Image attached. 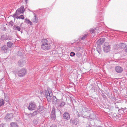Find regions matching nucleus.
Segmentation results:
<instances>
[{"label": "nucleus", "mask_w": 127, "mask_h": 127, "mask_svg": "<svg viewBox=\"0 0 127 127\" xmlns=\"http://www.w3.org/2000/svg\"><path fill=\"white\" fill-rule=\"evenodd\" d=\"M120 48L122 49H123L124 48H125V47H126V45L123 43H121L120 44Z\"/></svg>", "instance_id": "6ab92c4d"}, {"label": "nucleus", "mask_w": 127, "mask_h": 127, "mask_svg": "<svg viewBox=\"0 0 127 127\" xmlns=\"http://www.w3.org/2000/svg\"><path fill=\"white\" fill-rule=\"evenodd\" d=\"M9 24L11 25L12 26L13 25V23L12 21H10L9 22Z\"/></svg>", "instance_id": "4c0bfd02"}, {"label": "nucleus", "mask_w": 127, "mask_h": 127, "mask_svg": "<svg viewBox=\"0 0 127 127\" xmlns=\"http://www.w3.org/2000/svg\"><path fill=\"white\" fill-rule=\"evenodd\" d=\"M90 127V126H89V127Z\"/></svg>", "instance_id": "3c124183"}, {"label": "nucleus", "mask_w": 127, "mask_h": 127, "mask_svg": "<svg viewBox=\"0 0 127 127\" xmlns=\"http://www.w3.org/2000/svg\"><path fill=\"white\" fill-rule=\"evenodd\" d=\"M13 29L14 30L17 31H20L21 30L20 27L15 25L13 26Z\"/></svg>", "instance_id": "4468645a"}, {"label": "nucleus", "mask_w": 127, "mask_h": 127, "mask_svg": "<svg viewBox=\"0 0 127 127\" xmlns=\"http://www.w3.org/2000/svg\"><path fill=\"white\" fill-rule=\"evenodd\" d=\"M13 117V114L12 113L7 114L6 115L5 119L6 120H8Z\"/></svg>", "instance_id": "1a4fd4ad"}, {"label": "nucleus", "mask_w": 127, "mask_h": 127, "mask_svg": "<svg viewBox=\"0 0 127 127\" xmlns=\"http://www.w3.org/2000/svg\"><path fill=\"white\" fill-rule=\"evenodd\" d=\"M126 109V108H125V109Z\"/></svg>", "instance_id": "09e8293b"}, {"label": "nucleus", "mask_w": 127, "mask_h": 127, "mask_svg": "<svg viewBox=\"0 0 127 127\" xmlns=\"http://www.w3.org/2000/svg\"><path fill=\"white\" fill-rule=\"evenodd\" d=\"M77 116L78 117H80V116L79 115V114L78 113V114H77Z\"/></svg>", "instance_id": "37998d69"}, {"label": "nucleus", "mask_w": 127, "mask_h": 127, "mask_svg": "<svg viewBox=\"0 0 127 127\" xmlns=\"http://www.w3.org/2000/svg\"><path fill=\"white\" fill-rule=\"evenodd\" d=\"M96 30V29H91L90 30V32L91 33H94L95 32Z\"/></svg>", "instance_id": "c85d7f7f"}, {"label": "nucleus", "mask_w": 127, "mask_h": 127, "mask_svg": "<svg viewBox=\"0 0 127 127\" xmlns=\"http://www.w3.org/2000/svg\"><path fill=\"white\" fill-rule=\"evenodd\" d=\"M25 1L26 3H27V0H25Z\"/></svg>", "instance_id": "c03bdc74"}, {"label": "nucleus", "mask_w": 127, "mask_h": 127, "mask_svg": "<svg viewBox=\"0 0 127 127\" xmlns=\"http://www.w3.org/2000/svg\"><path fill=\"white\" fill-rule=\"evenodd\" d=\"M63 118L64 119L68 120L70 118L69 114L67 112H65L63 115Z\"/></svg>", "instance_id": "9b49d317"}, {"label": "nucleus", "mask_w": 127, "mask_h": 127, "mask_svg": "<svg viewBox=\"0 0 127 127\" xmlns=\"http://www.w3.org/2000/svg\"><path fill=\"white\" fill-rule=\"evenodd\" d=\"M25 64V60H20L18 63V65L21 67L23 66Z\"/></svg>", "instance_id": "f8f14e48"}, {"label": "nucleus", "mask_w": 127, "mask_h": 127, "mask_svg": "<svg viewBox=\"0 0 127 127\" xmlns=\"http://www.w3.org/2000/svg\"><path fill=\"white\" fill-rule=\"evenodd\" d=\"M32 22L35 23H36L38 22V19L36 17V15H35V14L34 17L32 19Z\"/></svg>", "instance_id": "ddd939ff"}, {"label": "nucleus", "mask_w": 127, "mask_h": 127, "mask_svg": "<svg viewBox=\"0 0 127 127\" xmlns=\"http://www.w3.org/2000/svg\"><path fill=\"white\" fill-rule=\"evenodd\" d=\"M13 38V37L12 36H7L6 40H11Z\"/></svg>", "instance_id": "473e14b6"}, {"label": "nucleus", "mask_w": 127, "mask_h": 127, "mask_svg": "<svg viewBox=\"0 0 127 127\" xmlns=\"http://www.w3.org/2000/svg\"><path fill=\"white\" fill-rule=\"evenodd\" d=\"M51 116L52 120H55L56 119L55 114H51Z\"/></svg>", "instance_id": "bb28decb"}, {"label": "nucleus", "mask_w": 127, "mask_h": 127, "mask_svg": "<svg viewBox=\"0 0 127 127\" xmlns=\"http://www.w3.org/2000/svg\"><path fill=\"white\" fill-rule=\"evenodd\" d=\"M7 47L6 46H4L1 48V51L4 53H6L7 51Z\"/></svg>", "instance_id": "dca6fc26"}, {"label": "nucleus", "mask_w": 127, "mask_h": 127, "mask_svg": "<svg viewBox=\"0 0 127 127\" xmlns=\"http://www.w3.org/2000/svg\"><path fill=\"white\" fill-rule=\"evenodd\" d=\"M57 98L56 96H54L53 97V101L54 102H55L57 101Z\"/></svg>", "instance_id": "f704fd0d"}, {"label": "nucleus", "mask_w": 127, "mask_h": 127, "mask_svg": "<svg viewBox=\"0 0 127 127\" xmlns=\"http://www.w3.org/2000/svg\"><path fill=\"white\" fill-rule=\"evenodd\" d=\"M43 109L42 107L41 106L38 107V109L37 110L39 112H40Z\"/></svg>", "instance_id": "b1692460"}, {"label": "nucleus", "mask_w": 127, "mask_h": 127, "mask_svg": "<svg viewBox=\"0 0 127 127\" xmlns=\"http://www.w3.org/2000/svg\"><path fill=\"white\" fill-rule=\"evenodd\" d=\"M44 93L47 100L48 101L51 102V101L52 96L53 95L51 90L48 88L47 89V90H45Z\"/></svg>", "instance_id": "f257e3e1"}, {"label": "nucleus", "mask_w": 127, "mask_h": 127, "mask_svg": "<svg viewBox=\"0 0 127 127\" xmlns=\"http://www.w3.org/2000/svg\"><path fill=\"white\" fill-rule=\"evenodd\" d=\"M55 114V110L54 108H52L51 114Z\"/></svg>", "instance_id": "2f4dec72"}, {"label": "nucleus", "mask_w": 127, "mask_h": 127, "mask_svg": "<svg viewBox=\"0 0 127 127\" xmlns=\"http://www.w3.org/2000/svg\"><path fill=\"white\" fill-rule=\"evenodd\" d=\"M16 18L17 19H24V17L23 15H21L19 16H17L16 17Z\"/></svg>", "instance_id": "a878e982"}, {"label": "nucleus", "mask_w": 127, "mask_h": 127, "mask_svg": "<svg viewBox=\"0 0 127 127\" xmlns=\"http://www.w3.org/2000/svg\"><path fill=\"white\" fill-rule=\"evenodd\" d=\"M22 25V24H21L20 25V27Z\"/></svg>", "instance_id": "a18cd8bd"}, {"label": "nucleus", "mask_w": 127, "mask_h": 127, "mask_svg": "<svg viewBox=\"0 0 127 127\" xmlns=\"http://www.w3.org/2000/svg\"><path fill=\"white\" fill-rule=\"evenodd\" d=\"M121 109H119L118 111H119L120 110H122L124 111V108H121Z\"/></svg>", "instance_id": "a19ab883"}, {"label": "nucleus", "mask_w": 127, "mask_h": 127, "mask_svg": "<svg viewBox=\"0 0 127 127\" xmlns=\"http://www.w3.org/2000/svg\"><path fill=\"white\" fill-rule=\"evenodd\" d=\"M27 72V71L26 69L22 68L19 71L18 75L19 77H23L26 74Z\"/></svg>", "instance_id": "39448f33"}, {"label": "nucleus", "mask_w": 127, "mask_h": 127, "mask_svg": "<svg viewBox=\"0 0 127 127\" xmlns=\"http://www.w3.org/2000/svg\"><path fill=\"white\" fill-rule=\"evenodd\" d=\"M70 122L75 125H77L78 123V120L77 119H75L74 120L71 119Z\"/></svg>", "instance_id": "2eb2a0df"}, {"label": "nucleus", "mask_w": 127, "mask_h": 127, "mask_svg": "<svg viewBox=\"0 0 127 127\" xmlns=\"http://www.w3.org/2000/svg\"><path fill=\"white\" fill-rule=\"evenodd\" d=\"M6 94H5V93H4V100L5 101L7 102L9 101V99L8 97L6 96Z\"/></svg>", "instance_id": "5701e85b"}, {"label": "nucleus", "mask_w": 127, "mask_h": 127, "mask_svg": "<svg viewBox=\"0 0 127 127\" xmlns=\"http://www.w3.org/2000/svg\"><path fill=\"white\" fill-rule=\"evenodd\" d=\"M13 17H14V15H13Z\"/></svg>", "instance_id": "8fccbe9b"}, {"label": "nucleus", "mask_w": 127, "mask_h": 127, "mask_svg": "<svg viewBox=\"0 0 127 127\" xmlns=\"http://www.w3.org/2000/svg\"><path fill=\"white\" fill-rule=\"evenodd\" d=\"M11 127H18L17 123L12 122L10 123Z\"/></svg>", "instance_id": "f3484780"}, {"label": "nucleus", "mask_w": 127, "mask_h": 127, "mask_svg": "<svg viewBox=\"0 0 127 127\" xmlns=\"http://www.w3.org/2000/svg\"><path fill=\"white\" fill-rule=\"evenodd\" d=\"M115 70L118 73H121L123 71V68L119 66L116 67L115 68Z\"/></svg>", "instance_id": "9d476101"}, {"label": "nucleus", "mask_w": 127, "mask_h": 127, "mask_svg": "<svg viewBox=\"0 0 127 127\" xmlns=\"http://www.w3.org/2000/svg\"><path fill=\"white\" fill-rule=\"evenodd\" d=\"M4 100L2 99H0V107L2 105H4Z\"/></svg>", "instance_id": "4be33fe9"}, {"label": "nucleus", "mask_w": 127, "mask_h": 127, "mask_svg": "<svg viewBox=\"0 0 127 127\" xmlns=\"http://www.w3.org/2000/svg\"><path fill=\"white\" fill-rule=\"evenodd\" d=\"M105 41V38H100L99 39L97 42V44L98 45H100L102 44Z\"/></svg>", "instance_id": "6e6552de"}, {"label": "nucleus", "mask_w": 127, "mask_h": 127, "mask_svg": "<svg viewBox=\"0 0 127 127\" xmlns=\"http://www.w3.org/2000/svg\"><path fill=\"white\" fill-rule=\"evenodd\" d=\"M125 52L127 53V46L125 47L124 50Z\"/></svg>", "instance_id": "58836bf2"}, {"label": "nucleus", "mask_w": 127, "mask_h": 127, "mask_svg": "<svg viewBox=\"0 0 127 127\" xmlns=\"http://www.w3.org/2000/svg\"><path fill=\"white\" fill-rule=\"evenodd\" d=\"M75 55L78 57H80L81 56V54L80 53L77 52L76 53Z\"/></svg>", "instance_id": "7c9ffc66"}, {"label": "nucleus", "mask_w": 127, "mask_h": 127, "mask_svg": "<svg viewBox=\"0 0 127 127\" xmlns=\"http://www.w3.org/2000/svg\"><path fill=\"white\" fill-rule=\"evenodd\" d=\"M7 35H3L1 37V39L2 40H6Z\"/></svg>", "instance_id": "aec40b11"}, {"label": "nucleus", "mask_w": 127, "mask_h": 127, "mask_svg": "<svg viewBox=\"0 0 127 127\" xmlns=\"http://www.w3.org/2000/svg\"><path fill=\"white\" fill-rule=\"evenodd\" d=\"M36 108V106L35 103L33 102H31L29 103V109L30 110H35Z\"/></svg>", "instance_id": "20e7f679"}, {"label": "nucleus", "mask_w": 127, "mask_h": 127, "mask_svg": "<svg viewBox=\"0 0 127 127\" xmlns=\"http://www.w3.org/2000/svg\"><path fill=\"white\" fill-rule=\"evenodd\" d=\"M51 127H52V126H51Z\"/></svg>", "instance_id": "603ef678"}, {"label": "nucleus", "mask_w": 127, "mask_h": 127, "mask_svg": "<svg viewBox=\"0 0 127 127\" xmlns=\"http://www.w3.org/2000/svg\"><path fill=\"white\" fill-rule=\"evenodd\" d=\"M25 22L26 23L30 24V25H32V22L29 19H25Z\"/></svg>", "instance_id": "412c9836"}, {"label": "nucleus", "mask_w": 127, "mask_h": 127, "mask_svg": "<svg viewBox=\"0 0 127 127\" xmlns=\"http://www.w3.org/2000/svg\"><path fill=\"white\" fill-rule=\"evenodd\" d=\"M39 112L38 111L36 110L32 114V116H35Z\"/></svg>", "instance_id": "cd10ccee"}, {"label": "nucleus", "mask_w": 127, "mask_h": 127, "mask_svg": "<svg viewBox=\"0 0 127 127\" xmlns=\"http://www.w3.org/2000/svg\"><path fill=\"white\" fill-rule=\"evenodd\" d=\"M88 33H87L84 34L83 35H82L80 36L79 38V40H85L86 38L87 37L88 35Z\"/></svg>", "instance_id": "0eeeda50"}, {"label": "nucleus", "mask_w": 127, "mask_h": 127, "mask_svg": "<svg viewBox=\"0 0 127 127\" xmlns=\"http://www.w3.org/2000/svg\"><path fill=\"white\" fill-rule=\"evenodd\" d=\"M7 46L8 47L11 48L13 46V43L10 41H9L7 43Z\"/></svg>", "instance_id": "a211bd4d"}, {"label": "nucleus", "mask_w": 127, "mask_h": 127, "mask_svg": "<svg viewBox=\"0 0 127 127\" xmlns=\"http://www.w3.org/2000/svg\"><path fill=\"white\" fill-rule=\"evenodd\" d=\"M0 127H3V125L2 124L0 125Z\"/></svg>", "instance_id": "79ce46f5"}, {"label": "nucleus", "mask_w": 127, "mask_h": 127, "mask_svg": "<svg viewBox=\"0 0 127 127\" xmlns=\"http://www.w3.org/2000/svg\"><path fill=\"white\" fill-rule=\"evenodd\" d=\"M103 49L105 52H107L109 51L110 49V47L108 42H106L103 46Z\"/></svg>", "instance_id": "7ed1b4c3"}, {"label": "nucleus", "mask_w": 127, "mask_h": 127, "mask_svg": "<svg viewBox=\"0 0 127 127\" xmlns=\"http://www.w3.org/2000/svg\"><path fill=\"white\" fill-rule=\"evenodd\" d=\"M25 11V9L23 7L21 6L19 8H18L16 10V13L15 14V15H18L19 13H23Z\"/></svg>", "instance_id": "423d86ee"}, {"label": "nucleus", "mask_w": 127, "mask_h": 127, "mask_svg": "<svg viewBox=\"0 0 127 127\" xmlns=\"http://www.w3.org/2000/svg\"><path fill=\"white\" fill-rule=\"evenodd\" d=\"M98 127H102L101 126H99Z\"/></svg>", "instance_id": "de8ad7c7"}, {"label": "nucleus", "mask_w": 127, "mask_h": 127, "mask_svg": "<svg viewBox=\"0 0 127 127\" xmlns=\"http://www.w3.org/2000/svg\"><path fill=\"white\" fill-rule=\"evenodd\" d=\"M33 123L34 124H37V122L36 121H33Z\"/></svg>", "instance_id": "ea45409f"}, {"label": "nucleus", "mask_w": 127, "mask_h": 127, "mask_svg": "<svg viewBox=\"0 0 127 127\" xmlns=\"http://www.w3.org/2000/svg\"><path fill=\"white\" fill-rule=\"evenodd\" d=\"M75 55V53L73 52H72L70 53V56L71 57H73Z\"/></svg>", "instance_id": "c9c22d12"}, {"label": "nucleus", "mask_w": 127, "mask_h": 127, "mask_svg": "<svg viewBox=\"0 0 127 127\" xmlns=\"http://www.w3.org/2000/svg\"><path fill=\"white\" fill-rule=\"evenodd\" d=\"M21 33H22V31H21Z\"/></svg>", "instance_id": "49530a36"}, {"label": "nucleus", "mask_w": 127, "mask_h": 127, "mask_svg": "<svg viewBox=\"0 0 127 127\" xmlns=\"http://www.w3.org/2000/svg\"><path fill=\"white\" fill-rule=\"evenodd\" d=\"M41 47L43 50H48L50 49L51 46L50 44L48 43L47 41L45 39L44 42L42 44Z\"/></svg>", "instance_id": "f03ea898"}, {"label": "nucleus", "mask_w": 127, "mask_h": 127, "mask_svg": "<svg viewBox=\"0 0 127 127\" xmlns=\"http://www.w3.org/2000/svg\"><path fill=\"white\" fill-rule=\"evenodd\" d=\"M96 50L99 54H100L101 52L100 50L99 49H98V48H96Z\"/></svg>", "instance_id": "e433bc0d"}, {"label": "nucleus", "mask_w": 127, "mask_h": 127, "mask_svg": "<svg viewBox=\"0 0 127 127\" xmlns=\"http://www.w3.org/2000/svg\"><path fill=\"white\" fill-rule=\"evenodd\" d=\"M81 49V47H76L75 48V49L76 51H79Z\"/></svg>", "instance_id": "c756f323"}, {"label": "nucleus", "mask_w": 127, "mask_h": 127, "mask_svg": "<svg viewBox=\"0 0 127 127\" xmlns=\"http://www.w3.org/2000/svg\"><path fill=\"white\" fill-rule=\"evenodd\" d=\"M95 116V115L94 114H93L92 115L91 114L89 116V117L91 119H94Z\"/></svg>", "instance_id": "72a5a7b5"}, {"label": "nucleus", "mask_w": 127, "mask_h": 127, "mask_svg": "<svg viewBox=\"0 0 127 127\" xmlns=\"http://www.w3.org/2000/svg\"><path fill=\"white\" fill-rule=\"evenodd\" d=\"M65 104V103L64 102L62 101L60 103V105H59V107H61L64 106Z\"/></svg>", "instance_id": "393cba45"}]
</instances>
